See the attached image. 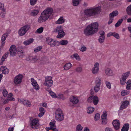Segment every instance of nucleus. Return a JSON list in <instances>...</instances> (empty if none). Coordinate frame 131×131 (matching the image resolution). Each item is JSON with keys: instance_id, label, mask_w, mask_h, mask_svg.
<instances>
[{"instance_id": "29", "label": "nucleus", "mask_w": 131, "mask_h": 131, "mask_svg": "<svg viewBox=\"0 0 131 131\" xmlns=\"http://www.w3.org/2000/svg\"><path fill=\"white\" fill-rule=\"evenodd\" d=\"M99 70V67H93L92 70V73L94 74L98 73Z\"/></svg>"}, {"instance_id": "39", "label": "nucleus", "mask_w": 131, "mask_h": 131, "mask_svg": "<svg viewBox=\"0 0 131 131\" xmlns=\"http://www.w3.org/2000/svg\"><path fill=\"white\" fill-rule=\"evenodd\" d=\"M63 114L62 110L59 108L56 111V116Z\"/></svg>"}, {"instance_id": "55", "label": "nucleus", "mask_w": 131, "mask_h": 131, "mask_svg": "<svg viewBox=\"0 0 131 131\" xmlns=\"http://www.w3.org/2000/svg\"><path fill=\"white\" fill-rule=\"evenodd\" d=\"M76 70L77 72H81L82 70V67H78L76 68Z\"/></svg>"}, {"instance_id": "47", "label": "nucleus", "mask_w": 131, "mask_h": 131, "mask_svg": "<svg viewBox=\"0 0 131 131\" xmlns=\"http://www.w3.org/2000/svg\"><path fill=\"white\" fill-rule=\"evenodd\" d=\"M102 120V124L103 125H105L107 122V119L106 118H101Z\"/></svg>"}, {"instance_id": "26", "label": "nucleus", "mask_w": 131, "mask_h": 131, "mask_svg": "<svg viewBox=\"0 0 131 131\" xmlns=\"http://www.w3.org/2000/svg\"><path fill=\"white\" fill-rule=\"evenodd\" d=\"M23 104L27 107H30L31 105V104L29 101L25 99H24Z\"/></svg>"}, {"instance_id": "31", "label": "nucleus", "mask_w": 131, "mask_h": 131, "mask_svg": "<svg viewBox=\"0 0 131 131\" xmlns=\"http://www.w3.org/2000/svg\"><path fill=\"white\" fill-rule=\"evenodd\" d=\"M94 108L91 107V106H89L88 108L87 113H91L94 111Z\"/></svg>"}, {"instance_id": "43", "label": "nucleus", "mask_w": 131, "mask_h": 131, "mask_svg": "<svg viewBox=\"0 0 131 131\" xmlns=\"http://www.w3.org/2000/svg\"><path fill=\"white\" fill-rule=\"evenodd\" d=\"M105 82L107 87L108 89H110L111 88V84L110 82L107 81H105Z\"/></svg>"}, {"instance_id": "11", "label": "nucleus", "mask_w": 131, "mask_h": 131, "mask_svg": "<svg viewBox=\"0 0 131 131\" xmlns=\"http://www.w3.org/2000/svg\"><path fill=\"white\" fill-rule=\"evenodd\" d=\"M112 124L116 130H118L120 128V124L119 120L118 119L114 120L112 122Z\"/></svg>"}, {"instance_id": "2", "label": "nucleus", "mask_w": 131, "mask_h": 131, "mask_svg": "<svg viewBox=\"0 0 131 131\" xmlns=\"http://www.w3.org/2000/svg\"><path fill=\"white\" fill-rule=\"evenodd\" d=\"M53 12V9L50 8H48L45 10L42 13L39 17L38 22L39 23H41L45 21L49 17Z\"/></svg>"}, {"instance_id": "42", "label": "nucleus", "mask_w": 131, "mask_h": 131, "mask_svg": "<svg viewBox=\"0 0 131 131\" xmlns=\"http://www.w3.org/2000/svg\"><path fill=\"white\" fill-rule=\"evenodd\" d=\"M72 3L73 5L78 6L79 3V0H72Z\"/></svg>"}, {"instance_id": "3", "label": "nucleus", "mask_w": 131, "mask_h": 131, "mask_svg": "<svg viewBox=\"0 0 131 131\" xmlns=\"http://www.w3.org/2000/svg\"><path fill=\"white\" fill-rule=\"evenodd\" d=\"M101 10V7L100 6L91 7L85 9L84 13L87 16H93L99 14Z\"/></svg>"}, {"instance_id": "33", "label": "nucleus", "mask_w": 131, "mask_h": 131, "mask_svg": "<svg viewBox=\"0 0 131 131\" xmlns=\"http://www.w3.org/2000/svg\"><path fill=\"white\" fill-rule=\"evenodd\" d=\"M18 54L20 58H22L25 55V53L23 51L21 50L18 52Z\"/></svg>"}, {"instance_id": "50", "label": "nucleus", "mask_w": 131, "mask_h": 131, "mask_svg": "<svg viewBox=\"0 0 131 131\" xmlns=\"http://www.w3.org/2000/svg\"><path fill=\"white\" fill-rule=\"evenodd\" d=\"M37 2V0H30V4L32 6L34 5Z\"/></svg>"}, {"instance_id": "34", "label": "nucleus", "mask_w": 131, "mask_h": 131, "mask_svg": "<svg viewBox=\"0 0 131 131\" xmlns=\"http://www.w3.org/2000/svg\"><path fill=\"white\" fill-rule=\"evenodd\" d=\"M123 20V19L121 18L119 19L117 23L115 24V27H118L121 24Z\"/></svg>"}, {"instance_id": "16", "label": "nucleus", "mask_w": 131, "mask_h": 131, "mask_svg": "<svg viewBox=\"0 0 131 131\" xmlns=\"http://www.w3.org/2000/svg\"><path fill=\"white\" fill-rule=\"evenodd\" d=\"M55 117L56 119L59 121H61L63 120L64 118L63 114L56 116Z\"/></svg>"}, {"instance_id": "7", "label": "nucleus", "mask_w": 131, "mask_h": 131, "mask_svg": "<svg viewBox=\"0 0 131 131\" xmlns=\"http://www.w3.org/2000/svg\"><path fill=\"white\" fill-rule=\"evenodd\" d=\"M30 25H27L22 27L18 31V33L20 36L24 35L29 29Z\"/></svg>"}, {"instance_id": "22", "label": "nucleus", "mask_w": 131, "mask_h": 131, "mask_svg": "<svg viewBox=\"0 0 131 131\" xmlns=\"http://www.w3.org/2000/svg\"><path fill=\"white\" fill-rule=\"evenodd\" d=\"M34 40L33 38H30L29 39L25 41L24 42V44L26 46L32 43L33 42Z\"/></svg>"}, {"instance_id": "38", "label": "nucleus", "mask_w": 131, "mask_h": 131, "mask_svg": "<svg viewBox=\"0 0 131 131\" xmlns=\"http://www.w3.org/2000/svg\"><path fill=\"white\" fill-rule=\"evenodd\" d=\"M56 123V121L54 120H51V122L49 124L50 125V126L51 127V128H53L54 127H56V126L55 125Z\"/></svg>"}, {"instance_id": "18", "label": "nucleus", "mask_w": 131, "mask_h": 131, "mask_svg": "<svg viewBox=\"0 0 131 131\" xmlns=\"http://www.w3.org/2000/svg\"><path fill=\"white\" fill-rule=\"evenodd\" d=\"M1 69L2 70V73L3 74H8L9 72V70L7 69L5 66H2Z\"/></svg>"}, {"instance_id": "30", "label": "nucleus", "mask_w": 131, "mask_h": 131, "mask_svg": "<svg viewBox=\"0 0 131 131\" xmlns=\"http://www.w3.org/2000/svg\"><path fill=\"white\" fill-rule=\"evenodd\" d=\"M127 14L129 16H131V5L128 6L126 9Z\"/></svg>"}, {"instance_id": "37", "label": "nucleus", "mask_w": 131, "mask_h": 131, "mask_svg": "<svg viewBox=\"0 0 131 131\" xmlns=\"http://www.w3.org/2000/svg\"><path fill=\"white\" fill-rule=\"evenodd\" d=\"M71 58H75L76 60H80V58L79 56L78 55V54L77 53H75L74 54L73 56H71Z\"/></svg>"}, {"instance_id": "41", "label": "nucleus", "mask_w": 131, "mask_h": 131, "mask_svg": "<svg viewBox=\"0 0 131 131\" xmlns=\"http://www.w3.org/2000/svg\"><path fill=\"white\" fill-rule=\"evenodd\" d=\"M83 127L80 124L78 125L76 128V131H82Z\"/></svg>"}, {"instance_id": "27", "label": "nucleus", "mask_w": 131, "mask_h": 131, "mask_svg": "<svg viewBox=\"0 0 131 131\" xmlns=\"http://www.w3.org/2000/svg\"><path fill=\"white\" fill-rule=\"evenodd\" d=\"M64 21V19L63 17H61L56 22V24H60L63 23Z\"/></svg>"}, {"instance_id": "5", "label": "nucleus", "mask_w": 131, "mask_h": 131, "mask_svg": "<svg viewBox=\"0 0 131 131\" xmlns=\"http://www.w3.org/2000/svg\"><path fill=\"white\" fill-rule=\"evenodd\" d=\"M52 78L50 76L46 77L45 78V81L43 83L44 85L48 87L51 86L53 84Z\"/></svg>"}, {"instance_id": "35", "label": "nucleus", "mask_w": 131, "mask_h": 131, "mask_svg": "<svg viewBox=\"0 0 131 131\" xmlns=\"http://www.w3.org/2000/svg\"><path fill=\"white\" fill-rule=\"evenodd\" d=\"M129 91L127 90L122 91L121 92V95L122 96H124L128 94L129 93Z\"/></svg>"}, {"instance_id": "4", "label": "nucleus", "mask_w": 131, "mask_h": 131, "mask_svg": "<svg viewBox=\"0 0 131 131\" xmlns=\"http://www.w3.org/2000/svg\"><path fill=\"white\" fill-rule=\"evenodd\" d=\"M54 31L58 33V35L57 36L58 38H61L65 35V33L64 32L62 27L61 26L57 27L54 30Z\"/></svg>"}, {"instance_id": "24", "label": "nucleus", "mask_w": 131, "mask_h": 131, "mask_svg": "<svg viewBox=\"0 0 131 131\" xmlns=\"http://www.w3.org/2000/svg\"><path fill=\"white\" fill-rule=\"evenodd\" d=\"M39 10L38 9H34L31 12L30 15L32 16H36L39 13Z\"/></svg>"}, {"instance_id": "8", "label": "nucleus", "mask_w": 131, "mask_h": 131, "mask_svg": "<svg viewBox=\"0 0 131 131\" xmlns=\"http://www.w3.org/2000/svg\"><path fill=\"white\" fill-rule=\"evenodd\" d=\"M39 121L37 118H35L31 120L30 123V125L31 128L34 129L38 128V126H37L38 124Z\"/></svg>"}, {"instance_id": "54", "label": "nucleus", "mask_w": 131, "mask_h": 131, "mask_svg": "<svg viewBox=\"0 0 131 131\" xmlns=\"http://www.w3.org/2000/svg\"><path fill=\"white\" fill-rule=\"evenodd\" d=\"M113 36L115 38L117 39H119V34L115 32H113Z\"/></svg>"}, {"instance_id": "61", "label": "nucleus", "mask_w": 131, "mask_h": 131, "mask_svg": "<svg viewBox=\"0 0 131 131\" xmlns=\"http://www.w3.org/2000/svg\"><path fill=\"white\" fill-rule=\"evenodd\" d=\"M5 9L4 8V5L3 4L0 3V9L2 10Z\"/></svg>"}, {"instance_id": "6", "label": "nucleus", "mask_w": 131, "mask_h": 131, "mask_svg": "<svg viewBox=\"0 0 131 131\" xmlns=\"http://www.w3.org/2000/svg\"><path fill=\"white\" fill-rule=\"evenodd\" d=\"M46 41L48 44L50 45L51 47L57 46L59 45V42L58 41H56L53 39L50 38H47Z\"/></svg>"}, {"instance_id": "52", "label": "nucleus", "mask_w": 131, "mask_h": 131, "mask_svg": "<svg viewBox=\"0 0 131 131\" xmlns=\"http://www.w3.org/2000/svg\"><path fill=\"white\" fill-rule=\"evenodd\" d=\"M57 98H58L59 99H62L63 100L64 99V97L63 96V95L62 94L58 95L57 96Z\"/></svg>"}, {"instance_id": "1", "label": "nucleus", "mask_w": 131, "mask_h": 131, "mask_svg": "<svg viewBox=\"0 0 131 131\" xmlns=\"http://www.w3.org/2000/svg\"><path fill=\"white\" fill-rule=\"evenodd\" d=\"M98 24L97 22L90 24L87 26L84 29V34L87 36L92 35L98 31Z\"/></svg>"}, {"instance_id": "10", "label": "nucleus", "mask_w": 131, "mask_h": 131, "mask_svg": "<svg viewBox=\"0 0 131 131\" xmlns=\"http://www.w3.org/2000/svg\"><path fill=\"white\" fill-rule=\"evenodd\" d=\"M23 77V75L21 74H18L16 76L14 79L15 83L17 84L20 83Z\"/></svg>"}, {"instance_id": "60", "label": "nucleus", "mask_w": 131, "mask_h": 131, "mask_svg": "<svg viewBox=\"0 0 131 131\" xmlns=\"http://www.w3.org/2000/svg\"><path fill=\"white\" fill-rule=\"evenodd\" d=\"M110 19L109 20L108 22V24L109 25L112 22L113 20V18L110 16Z\"/></svg>"}, {"instance_id": "64", "label": "nucleus", "mask_w": 131, "mask_h": 131, "mask_svg": "<svg viewBox=\"0 0 131 131\" xmlns=\"http://www.w3.org/2000/svg\"><path fill=\"white\" fill-rule=\"evenodd\" d=\"M86 50V48L85 47H83L81 49L80 51L82 52H84Z\"/></svg>"}, {"instance_id": "14", "label": "nucleus", "mask_w": 131, "mask_h": 131, "mask_svg": "<svg viewBox=\"0 0 131 131\" xmlns=\"http://www.w3.org/2000/svg\"><path fill=\"white\" fill-rule=\"evenodd\" d=\"M105 73L106 75L108 76H112L113 75L112 70L109 68H107L105 69Z\"/></svg>"}, {"instance_id": "63", "label": "nucleus", "mask_w": 131, "mask_h": 131, "mask_svg": "<svg viewBox=\"0 0 131 131\" xmlns=\"http://www.w3.org/2000/svg\"><path fill=\"white\" fill-rule=\"evenodd\" d=\"M99 34L101 35L100 36H104L105 32L103 31H101L99 32Z\"/></svg>"}, {"instance_id": "59", "label": "nucleus", "mask_w": 131, "mask_h": 131, "mask_svg": "<svg viewBox=\"0 0 131 131\" xmlns=\"http://www.w3.org/2000/svg\"><path fill=\"white\" fill-rule=\"evenodd\" d=\"M7 99H8V100L9 101H13L15 100V99L13 97H7Z\"/></svg>"}, {"instance_id": "19", "label": "nucleus", "mask_w": 131, "mask_h": 131, "mask_svg": "<svg viewBox=\"0 0 131 131\" xmlns=\"http://www.w3.org/2000/svg\"><path fill=\"white\" fill-rule=\"evenodd\" d=\"M8 52H6L5 53V54H4L1 58V61L0 62V64L2 65L3 64V62L5 61L8 57Z\"/></svg>"}, {"instance_id": "46", "label": "nucleus", "mask_w": 131, "mask_h": 131, "mask_svg": "<svg viewBox=\"0 0 131 131\" xmlns=\"http://www.w3.org/2000/svg\"><path fill=\"white\" fill-rule=\"evenodd\" d=\"M6 14V10L5 9H3L2 10V11L1 12L0 15L2 18H4Z\"/></svg>"}, {"instance_id": "21", "label": "nucleus", "mask_w": 131, "mask_h": 131, "mask_svg": "<svg viewBox=\"0 0 131 131\" xmlns=\"http://www.w3.org/2000/svg\"><path fill=\"white\" fill-rule=\"evenodd\" d=\"M46 90L47 91H48V92H49L50 95L52 97L54 98H57L56 94L52 91H50L49 88H46Z\"/></svg>"}, {"instance_id": "23", "label": "nucleus", "mask_w": 131, "mask_h": 131, "mask_svg": "<svg viewBox=\"0 0 131 131\" xmlns=\"http://www.w3.org/2000/svg\"><path fill=\"white\" fill-rule=\"evenodd\" d=\"M72 66V65L69 62L66 63L63 67L64 70H68L71 68Z\"/></svg>"}, {"instance_id": "25", "label": "nucleus", "mask_w": 131, "mask_h": 131, "mask_svg": "<svg viewBox=\"0 0 131 131\" xmlns=\"http://www.w3.org/2000/svg\"><path fill=\"white\" fill-rule=\"evenodd\" d=\"M99 101L98 97L96 96H94L93 102L94 104L96 105L97 104Z\"/></svg>"}, {"instance_id": "44", "label": "nucleus", "mask_w": 131, "mask_h": 131, "mask_svg": "<svg viewBox=\"0 0 131 131\" xmlns=\"http://www.w3.org/2000/svg\"><path fill=\"white\" fill-rule=\"evenodd\" d=\"M68 42L67 40H62L60 41V43L61 45H66L68 43Z\"/></svg>"}, {"instance_id": "36", "label": "nucleus", "mask_w": 131, "mask_h": 131, "mask_svg": "<svg viewBox=\"0 0 131 131\" xmlns=\"http://www.w3.org/2000/svg\"><path fill=\"white\" fill-rule=\"evenodd\" d=\"M96 85H100L101 84V79L97 77L95 81Z\"/></svg>"}, {"instance_id": "32", "label": "nucleus", "mask_w": 131, "mask_h": 131, "mask_svg": "<svg viewBox=\"0 0 131 131\" xmlns=\"http://www.w3.org/2000/svg\"><path fill=\"white\" fill-rule=\"evenodd\" d=\"M105 36H100L98 39L99 42L101 43H103L105 40Z\"/></svg>"}, {"instance_id": "57", "label": "nucleus", "mask_w": 131, "mask_h": 131, "mask_svg": "<svg viewBox=\"0 0 131 131\" xmlns=\"http://www.w3.org/2000/svg\"><path fill=\"white\" fill-rule=\"evenodd\" d=\"M42 48V47L41 46L38 47H37L36 49H34V51L35 52H37L40 51Z\"/></svg>"}, {"instance_id": "9", "label": "nucleus", "mask_w": 131, "mask_h": 131, "mask_svg": "<svg viewBox=\"0 0 131 131\" xmlns=\"http://www.w3.org/2000/svg\"><path fill=\"white\" fill-rule=\"evenodd\" d=\"M10 54L11 56H14L16 54V49L15 45H12L9 49Z\"/></svg>"}, {"instance_id": "51", "label": "nucleus", "mask_w": 131, "mask_h": 131, "mask_svg": "<svg viewBox=\"0 0 131 131\" xmlns=\"http://www.w3.org/2000/svg\"><path fill=\"white\" fill-rule=\"evenodd\" d=\"M100 118V114L99 113H96L94 117V119L95 121L98 120Z\"/></svg>"}, {"instance_id": "15", "label": "nucleus", "mask_w": 131, "mask_h": 131, "mask_svg": "<svg viewBox=\"0 0 131 131\" xmlns=\"http://www.w3.org/2000/svg\"><path fill=\"white\" fill-rule=\"evenodd\" d=\"M70 102L73 104H77L79 102V100L77 98L73 96L71 97L70 100Z\"/></svg>"}, {"instance_id": "13", "label": "nucleus", "mask_w": 131, "mask_h": 131, "mask_svg": "<svg viewBox=\"0 0 131 131\" xmlns=\"http://www.w3.org/2000/svg\"><path fill=\"white\" fill-rule=\"evenodd\" d=\"M129 101H125L122 104L120 107L119 109L122 110L126 108L129 105Z\"/></svg>"}, {"instance_id": "56", "label": "nucleus", "mask_w": 131, "mask_h": 131, "mask_svg": "<svg viewBox=\"0 0 131 131\" xmlns=\"http://www.w3.org/2000/svg\"><path fill=\"white\" fill-rule=\"evenodd\" d=\"M3 94L4 96L6 97L8 94V92L6 89H4L3 90Z\"/></svg>"}, {"instance_id": "48", "label": "nucleus", "mask_w": 131, "mask_h": 131, "mask_svg": "<svg viewBox=\"0 0 131 131\" xmlns=\"http://www.w3.org/2000/svg\"><path fill=\"white\" fill-rule=\"evenodd\" d=\"M100 85H96L94 88V90L96 92H97L100 89Z\"/></svg>"}, {"instance_id": "20", "label": "nucleus", "mask_w": 131, "mask_h": 131, "mask_svg": "<svg viewBox=\"0 0 131 131\" xmlns=\"http://www.w3.org/2000/svg\"><path fill=\"white\" fill-rule=\"evenodd\" d=\"M130 73V71H128L123 73L122 75L121 78L124 79H125V80H126V79L129 75Z\"/></svg>"}, {"instance_id": "45", "label": "nucleus", "mask_w": 131, "mask_h": 131, "mask_svg": "<svg viewBox=\"0 0 131 131\" xmlns=\"http://www.w3.org/2000/svg\"><path fill=\"white\" fill-rule=\"evenodd\" d=\"M126 82V80L121 78L120 79V83L121 85H123L125 84Z\"/></svg>"}, {"instance_id": "58", "label": "nucleus", "mask_w": 131, "mask_h": 131, "mask_svg": "<svg viewBox=\"0 0 131 131\" xmlns=\"http://www.w3.org/2000/svg\"><path fill=\"white\" fill-rule=\"evenodd\" d=\"M94 96H92L89 97L88 99V101L89 102L91 103L92 102L93 100Z\"/></svg>"}, {"instance_id": "62", "label": "nucleus", "mask_w": 131, "mask_h": 131, "mask_svg": "<svg viewBox=\"0 0 131 131\" xmlns=\"http://www.w3.org/2000/svg\"><path fill=\"white\" fill-rule=\"evenodd\" d=\"M107 116V113H104L101 116V118H106Z\"/></svg>"}, {"instance_id": "28", "label": "nucleus", "mask_w": 131, "mask_h": 131, "mask_svg": "<svg viewBox=\"0 0 131 131\" xmlns=\"http://www.w3.org/2000/svg\"><path fill=\"white\" fill-rule=\"evenodd\" d=\"M118 14V11H114L110 14V16L113 18L114 17L117 16Z\"/></svg>"}, {"instance_id": "12", "label": "nucleus", "mask_w": 131, "mask_h": 131, "mask_svg": "<svg viewBox=\"0 0 131 131\" xmlns=\"http://www.w3.org/2000/svg\"><path fill=\"white\" fill-rule=\"evenodd\" d=\"M31 84L33 85L34 88L36 90H38L39 89V87L36 81L33 78H32L31 79Z\"/></svg>"}, {"instance_id": "49", "label": "nucleus", "mask_w": 131, "mask_h": 131, "mask_svg": "<svg viewBox=\"0 0 131 131\" xmlns=\"http://www.w3.org/2000/svg\"><path fill=\"white\" fill-rule=\"evenodd\" d=\"M29 59L32 60H33L34 62L36 61L38 59V58L36 56H35L34 57H30Z\"/></svg>"}, {"instance_id": "53", "label": "nucleus", "mask_w": 131, "mask_h": 131, "mask_svg": "<svg viewBox=\"0 0 131 131\" xmlns=\"http://www.w3.org/2000/svg\"><path fill=\"white\" fill-rule=\"evenodd\" d=\"M43 27H41L37 30L36 32L38 33H41L43 32Z\"/></svg>"}, {"instance_id": "17", "label": "nucleus", "mask_w": 131, "mask_h": 131, "mask_svg": "<svg viewBox=\"0 0 131 131\" xmlns=\"http://www.w3.org/2000/svg\"><path fill=\"white\" fill-rule=\"evenodd\" d=\"M129 127V124L128 123H126L123 126L121 131H128Z\"/></svg>"}, {"instance_id": "40", "label": "nucleus", "mask_w": 131, "mask_h": 131, "mask_svg": "<svg viewBox=\"0 0 131 131\" xmlns=\"http://www.w3.org/2000/svg\"><path fill=\"white\" fill-rule=\"evenodd\" d=\"M8 33H5L2 35L1 37V40L2 42L4 41L6 39V38L8 36Z\"/></svg>"}]
</instances>
